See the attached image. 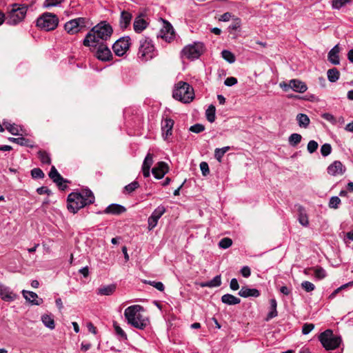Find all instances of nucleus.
<instances>
[{"label":"nucleus","instance_id":"1","mask_svg":"<svg viewBox=\"0 0 353 353\" xmlns=\"http://www.w3.org/2000/svg\"><path fill=\"white\" fill-rule=\"evenodd\" d=\"M112 26L105 21H102L93 27L87 34L83 40V45L89 47H96L100 41H107L112 34Z\"/></svg>","mask_w":353,"mask_h":353},{"label":"nucleus","instance_id":"2","mask_svg":"<svg viewBox=\"0 0 353 353\" xmlns=\"http://www.w3.org/2000/svg\"><path fill=\"white\" fill-rule=\"evenodd\" d=\"M94 196L91 190L85 189L81 192H72L68 196L67 208L72 213H77L79 210L93 203Z\"/></svg>","mask_w":353,"mask_h":353},{"label":"nucleus","instance_id":"3","mask_svg":"<svg viewBox=\"0 0 353 353\" xmlns=\"http://www.w3.org/2000/svg\"><path fill=\"white\" fill-rule=\"evenodd\" d=\"M143 307L139 305H134L128 307L124 311V316L128 324L132 327L144 330L149 325L148 318L141 314Z\"/></svg>","mask_w":353,"mask_h":353},{"label":"nucleus","instance_id":"4","mask_svg":"<svg viewBox=\"0 0 353 353\" xmlns=\"http://www.w3.org/2000/svg\"><path fill=\"white\" fill-rule=\"evenodd\" d=\"M173 97L183 103H190L194 97L193 88L186 82L179 81L175 85Z\"/></svg>","mask_w":353,"mask_h":353},{"label":"nucleus","instance_id":"5","mask_svg":"<svg viewBox=\"0 0 353 353\" xmlns=\"http://www.w3.org/2000/svg\"><path fill=\"white\" fill-rule=\"evenodd\" d=\"M157 56V52L152 40L148 38L140 40L138 58L142 62L151 60Z\"/></svg>","mask_w":353,"mask_h":353},{"label":"nucleus","instance_id":"6","mask_svg":"<svg viewBox=\"0 0 353 353\" xmlns=\"http://www.w3.org/2000/svg\"><path fill=\"white\" fill-rule=\"evenodd\" d=\"M28 6L24 4L14 3L6 18V23L15 26L21 22L26 15Z\"/></svg>","mask_w":353,"mask_h":353},{"label":"nucleus","instance_id":"7","mask_svg":"<svg viewBox=\"0 0 353 353\" xmlns=\"http://www.w3.org/2000/svg\"><path fill=\"white\" fill-rule=\"evenodd\" d=\"M319 339L323 347L327 350H332L337 348L341 343V337L334 335L331 330H326L322 332L319 335Z\"/></svg>","mask_w":353,"mask_h":353},{"label":"nucleus","instance_id":"8","mask_svg":"<svg viewBox=\"0 0 353 353\" xmlns=\"http://www.w3.org/2000/svg\"><path fill=\"white\" fill-rule=\"evenodd\" d=\"M59 23L57 17L52 13L46 12L37 20V26L45 31L54 30Z\"/></svg>","mask_w":353,"mask_h":353},{"label":"nucleus","instance_id":"9","mask_svg":"<svg viewBox=\"0 0 353 353\" xmlns=\"http://www.w3.org/2000/svg\"><path fill=\"white\" fill-rule=\"evenodd\" d=\"M203 51V45L201 43H194V44L185 46L182 50V55L188 59H198Z\"/></svg>","mask_w":353,"mask_h":353},{"label":"nucleus","instance_id":"10","mask_svg":"<svg viewBox=\"0 0 353 353\" xmlns=\"http://www.w3.org/2000/svg\"><path fill=\"white\" fill-rule=\"evenodd\" d=\"M130 41L129 37H123L117 40L112 45L114 54L119 57L123 56L130 47Z\"/></svg>","mask_w":353,"mask_h":353},{"label":"nucleus","instance_id":"11","mask_svg":"<svg viewBox=\"0 0 353 353\" xmlns=\"http://www.w3.org/2000/svg\"><path fill=\"white\" fill-rule=\"evenodd\" d=\"M85 26L84 18H77L72 19L65 24V30L70 34H74L79 32L81 29Z\"/></svg>","mask_w":353,"mask_h":353},{"label":"nucleus","instance_id":"12","mask_svg":"<svg viewBox=\"0 0 353 353\" xmlns=\"http://www.w3.org/2000/svg\"><path fill=\"white\" fill-rule=\"evenodd\" d=\"M95 48V57L99 60L102 61H108L112 59V54L110 48L103 42L98 43Z\"/></svg>","mask_w":353,"mask_h":353},{"label":"nucleus","instance_id":"13","mask_svg":"<svg viewBox=\"0 0 353 353\" xmlns=\"http://www.w3.org/2000/svg\"><path fill=\"white\" fill-rule=\"evenodd\" d=\"M49 177L61 190H64L67 188V185L65 184L67 181L62 177L54 166H52L49 172Z\"/></svg>","mask_w":353,"mask_h":353},{"label":"nucleus","instance_id":"14","mask_svg":"<svg viewBox=\"0 0 353 353\" xmlns=\"http://www.w3.org/2000/svg\"><path fill=\"white\" fill-rule=\"evenodd\" d=\"M49 177L61 190H64L67 188V185L65 184L67 181L62 177L54 166H52L49 172Z\"/></svg>","mask_w":353,"mask_h":353},{"label":"nucleus","instance_id":"15","mask_svg":"<svg viewBox=\"0 0 353 353\" xmlns=\"http://www.w3.org/2000/svg\"><path fill=\"white\" fill-rule=\"evenodd\" d=\"M168 171L169 167L168 164L163 161H160L152 168V173L156 179H162Z\"/></svg>","mask_w":353,"mask_h":353},{"label":"nucleus","instance_id":"16","mask_svg":"<svg viewBox=\"0 0 353 353\" xmlns=\"http://www.w3.org/2000/svg\"><path fill=\"white\" fill-rule=\"evenodd\" d=\"M162 39L166 41H170L174 37V31L172 25L164 21V25L159 34Z\"/></svg>","mask_w":353,"mask_h":353},{"label":"nucleus","instance_id":"17","mask_svg":"<svg viewBox=\"0 0 353 353\" xmlns=\"http://www.w3.org/2000/svg\"><path fill=\"white\" fill-rule=\"evenodd\" d=\"M0 296L4 301L11 302L14 301L17 296L10 288L1 284Z\"/></svg>","mask_w":353,"mask_h":353},{"label":"nucleus","instance_id":"18","mask_svg":"<svg viewBox=\"0 0 353 353\" xmlns=\"http://www.w3.org/2000/svg\"><path fill=\"white\" fill-rule=\"evenodd\" d=\"M174 121L172 119L166 118L161 122L162 136L164 139L172 135Z\"/></svg>","mask_w":353,"mask_h":353},{"label":"nucleus","instance_id":"19","mask_svg":"<svg viewBox=\"0 0 353 353\" xmlns=\"http://www.w3.org/2000/svg\"><path fill=\"white\" fill-rule=\"evenodd\" d=\"M345 171V167L339 161H334L327 168V173L332 176L342 175Z\"/></svg>","mask_w":353,"mask_h":353},{"label":"nucleus","instance_id":"20","mask_svg":"<svg viewBox=\"0 0 353 353\" xmlns=\"http://www.w3.org/2000/svg\"><path fill=\"white\" fill-rule=\"evenodd\" d=\"M22 294L26 300L33 305H39L43 303L42 299H39L38 295L34 292L23 290Z\"/></svg>","mask_w":353,"mask_h":353},{"label":"nucleus","instance_id":"21","mask_svg":"<svg viewBox=\"0 0 353 353\" xmlns=\"http://www.w3.org/2000/svg\"><path fill=\"white\" fill-rule=\"evenodd\" d=\"M239 295L243 298L258 297L260 296V292L255 288H249L246 286L242 287L239 292Z\"/></svg>","mask_w":353,"mask_h":353},{"label":"nucleus","instance_id":"22","mask_svg":"<svg viewBox=\"0 0 353 353\" xmlns=\"http://www.w3.org/2000/svg\"><path fill=\"white\" fill-rule=\"evenodd\" d=\"M126 209L124 206L117 204V203H112L109 205L105 210H104V212L105 214H121L123 212H125Z\"/></svg>","mask_w":353,"mask_h":353},{"label":"nucleus","instance_id":"23","mask_svg":"<svg viewBox=\"0 0 353 353\" xmlns=\"http://www.w3.org/2000/svg\"><path fill=\"white\" fill-rule=\"evenodd\" d=\"M339 47L338 45L334 46L328 53V60L334 65H339L340 63L339 57Z\"/></svg>","mask_w":353,"mask_h":353},{"label":"nucleus","instance_id":"24","mask_svg":"<svg viewBox=\"0 0 353 353\" xmlns=\"http://www.w3.org/2000/svg\"><path fill=\"white\" fill-rule=\"evenodd\" d=\"M292 90L294 92L303 93L307 89V85L299 79H291Z\"/></svg>","mask_w":353,"mask_h":353},{"label":"nucleus","instance_id":"25","mask_svg":"<svg viewBox=\"0 0 353 353\" xmlns=\"http://www.w3.org/2000/svg\"><path fill=\"white\" fill-rule=\"evenodd\" d=\"M116 285L110 284L108 285L101 286L97 289V294L103 296H110L116 290Z\"/></svg>","mask_w":353,"mask_h":353},{"label":"nucleus","instance_id":"26","mask_svg":"<svg viewBox=\"0 0 353 353\" xmlns=\"http://www.w3.org/2000/svg\"><path fill=\"white\" fill-rule=\"evenodd\" d=\"M132 20V14L127 11H122L121 13L119 24L122 29L126 28Z\"/></svg>","mask_w":353,"mask_h":353},{"label":"nucleus","instance_id":"27","mask_svg":"<svg viewBox=\"0 0 353 353\" xmlns=\"http://www.w3.org/2000/svg\"><path fill=\"white\" fill-rule=\"evenodd\" d=\"M148 23L141 17H137L134 21L133 27L136 32H141L146 28Z\"/></svg>","mask_w":353,"mask_h":353},{"label":"nucleus","instance_id":"28","mask_svg":"<svg viewBox=\"0 0 353 353\" xmlns=\"http://www.w3.org/2000/svg\"><path fill=\"white\" fill-rule=\"evenodd\" d=\"M222 303L228 305H234L240 303L241 299L230 294H225L221 296Z\"/></svg>","mask_w":353,"mask_h":353},{"label":"nucleus","instance_id":"29","mask_svg":"<svg viewBox=\"0 0 353 353\" xmlns=\"http://www.w3.org/2000/svg\"><path fill=\"white\" fill-rule=\"evenodd\" d=\"M270 311L267 314L265 318L266 321H269L270 319L276 317L278 315V312L276 310L277 307V302L275 299H272L270 300Z\"/></svg>","mask_w":353,"mask_h":353},{"label":"nucleus","instance_id":"30","mask_svg":"<svg viewBox=\"0 0 353 353\" xmlns=\"http://www.w3.org/2000/svg\"><path fill=\"white\" fill-rule=\"evenodd\" d=\"M41 321L43 325L50 329L54 330L55 327L54 320L51 314H45L41 316Z\"/></svg>","mask_w":353,"mask_h":353},{"label":"nucleus","instance_id":"31","mask_svg":"<svg viewBox=\"0 0 353 353\" xmlns=\"http://www.w3.org/2000/svg\"><path fill=\"white\" fill-rule=\"evenodd\" d=\"M296 120L298 121L299 125L301 128H306L308 127L310 123V120L308 116L305 114H298L296 116Z\"/></svg>","mask_w":353,"mask_h":353},{"label":"nucleus","instance_id":"32","mask_svg":"<svg viewBox=\"0 0 353 353\" xmlns=\"http://www.w3.org/2000/svg\"><path fill=\"white\" fill-rule=\"evenodd\" d=\"M221 285V275L216 276L211 281L201 283V287H208V288L219 287Z\"/></svg>","mask_w":353,"mask_h":353},{"label":"nucleus","instance_id":"33","mask_svg":"<svg viewBox=\"0 0 353 353\" xmlns=\"http://www.w3.org/2000/svg\"><path fill=\"white\" fill-rule=\"evenodd\" d=\"M299 222L303 226H307L309 224L307 216L305 212V210L303 207H299Z\"/></svg>","mask_w":353,"mask_h":353},{"label":"nucleus","instance_id":"34","mask_svg":"<svg viewBox=\"0 0 353 353\" xmlns=\"http://www.w3.org/2000/svg\"><path fill=\"white\" fill-rule=\"evenodd\" d=\"M327 79L330 82H336L339 78V72L336 68H332L327 70Z\"/></svg>","mask_w":353,"mask_h":353},{"label":"nucleus","instance_id":"35","mask_svg":"<svg viewBox=\"0 0 353 353\" xmlns=\"http://www.w3.org/2000/svg\"><path fill=\"white\" fill-rule=\"evenodd\" d=\"M3 124L5 125L6 130L9 131L12 135H20V131L21 130V128L20 127L15 124H6V123H3Z\"/></svg>","mask_w":353,"mask_h":353},{"label":"nucleus","instance_id":"36","mask_svg":"<svg viewBox=\"0 0 353 353\" xmlns=\"http://www.w3.org/2000/svg\"><path fill=\"white\" fill-rule=\"evenodd\" d=\"M301 139L302 137L301 134L293 133L289 137L288 141L291 146L295 147L301 141Z\"/></svg>","mask_w":353,"mask_h":353},{"label":"nucleus","instance_id":"37","mask_svg":"<svg viewBox=\"0 0 353 353\" xmlns=\"http://www.w3.org/2000/svg\"><path fill=\"white\" fill-rule=\"evenodd\" d=\"M230 150L229 146H225L222 148H216L214 151V157L219 161L221 162L225 153Z\"/></svg>","mask_w":353,"mask_h":353},{"label":"nucleus","instance_id":"38","mask_svg":"<svg viewBox=\"0 0 353 353\" xmlns=\"http://www.w3.org/2000/svg\"><path fill=\"white\" fill-rule=\"evenodd\" d=\"M314 274L316 279L321 280L327 276L325 270L321 267L312 268Z\"/></svg>","mask_w":353,"mask_h":353},{"label":"nucleus","instance_id":"39","mask_svg":"<svg viewBox=\"0 0 353 353\" xmlns=\"http://www.w3.org/2000/svg\"><path fill=\"white\" fill-rule=\"evenodd\" d=\"M38 156L42 163H45L47 165H50L51 163V159L50 154L46 151H39Z\"/></svg>","mask_w":353,"mask_h":353},{"label":"nucleus","instance_id":"40","mask_svg":"<svg viewBox=\"0 0 353 353\" xmlns=\"http://www.w3.org/2000/svg\"><path fill=\"white\" fill-rule=\"evenodd\" d=\"M207 119L212 123L215 120V107L212 105H210L206 110Z\"/></svg>","mask_w":353,"mask_h":353},{"label":"nucleus","instance_id":"41","mask_svg":"<svg viewBox=\"0 0 353 353\" xmlns=\"http://www.w3.org/2000/svg\"><path fill=\"white\" fill-rule=\"evenodd\" d=\"M221 54L222 57L230 63L235 61V57L230 51L224 50L222 51Z\"/></svg>","mask_w":353,"mask_h":353},{"label":"nucleus","instance_id":"42","mask_svg":"<svg viewBox=\"0 0 353 353\" xmlns=\"http://www.w3.org/2000/svg\"><path fill=\"white\" fill-rule=\"evenodd\" d=\"M165 207L163 205H159L153 211L151 216L159 220L161 217V216L165 213Z\"/></svg>","mask_w":353,"mask_h":353},{"label":"nucleus","instance_id":"43","mask_svg":"<svg viewBox=\"0 0 353 353\" xmlns=\"http://www.w3.org/2000/svg\"><path fill=\"white\" fill-rule=\"evenodd\" d=\"M8 140L10 142L16 143L20 145H29L28 142L29 141L23 137H19V138H14V137H10L8 138Z\"/></svg>","mask_w":353,"mask_h":353},{"label":"nucleus","instance_id":"44","mask_svg":"<svg viewBox=\"0 0 353 353\" xmlns=\"http://www.w3.org/2000/svg\"><path fill=\"white\" fill-rule=\"evenodd\" d=\"M340 203L341 199L338 196H334L330 198L328 205L330 208L337 209Z\"/></svg>","mask_w":353,"mask_h":353},{"label":"nucleus","instance_id":"45","mask_svg":"<svg viewBox=\"0 0 353 353\" xmlns=\"http://www.w3.org/2000/svg\"><path fill=\"white\" fill-rule=\"evenodd\" d=\"M114 328L115 330L116 334L121 337V339L126 340L127 339V334L125 333V332L122 330V328L117 323H114Z\"/></svg>","mask_w":353,"mask_h":353},{"label":"nucleus","instance_id":"46","mask_svg":"<svg viewBox=\"0 0 353 353\" xmlns=\"http://www.w3.org/2000/svg\"><path fill=\"white\" fill-rule=\"evenodd\" d=\"M301 288L305 292H310L313 291L315 289V285L312 283H311L308 281H305L301 283Z\"/></svg>","mask_w":353,"mask_h":353},{"label":"nucleus","instance_id":"47","mask_svg":"<svg viewBox=\"0 0 353 353\" xmlns=\"http://www.w3.org/2000/svg\"><path fill=\"white\" fill-rule=\"evenodd\" d=\"M232 244V239H230V238H223L222 239L219 243V245L220 248H223V249H227L228 248H230Z\"/></svg>","mask_w":353,"mask_h":353},{"label":"nucleus","instance_id":"48","mask_svg":"<svg viewBox=\"0 0 353 353\" xmlns=\"http://www.w3.org/2000/svg\"><path fill=\"white\" fill-rule=\"evenodd\" d=\"M153 163V156L152 154L150 153H148L144 161H143V165L142 167L143 168H150L151 165H152Z\"/></svg>","mask_w":353,"mask_h":353},{"label":"nucleus","instance_id":"49","mask_svg":"<svg viewBox=\"0 0 353 353\" xmlns=\"http://www.w3.org/2000/svg\"><path fill=\"white\" fill-rule=\"evenodd\" d=\"M31 175L34 179H43L45 176L40 168H34L31 170Z\"/></svg>","mask_w":353,"mask_h":353},{"label":"nucleus","instance_id":"50","mask_svg":"<svg viewBox=\"0 0 353 353\" xmlns=\"http://www.w3.org/2000/svg\"><path fill=\"white\" fill-rule=\"evenodd\" d=\"M331 151L332 147L329 143H325L321 148V153L323 157L328 156L331 153Z\"/></svg>","mask_w":353,"mask_h":353},{"label":"nucleus","instance_id":"51","mask_svg":"<svg viewBox=\"0 0 353 353\" xmlns=\"http://www.w3.org/2000/svg\"><path fill=\"white\" fill-rule=\"evenodd\" d=\"M139 186V184L137 181H134L130 184L125 186L124 189L125 191L128 193H131L133 191H134L137 188H138Z\"/></svg>","mask_w":353,"mask_h":353},{"label":"nucleus","instance_id":"52","mask_svg":"<svg viewBox=\"0 0 353 353\" xmlns=\"http://www.w3.org/2000/svg\"><path fill=\"white\" fill-rule=\"evenodd\" d=\"M351 0H333L332 8L334 9H340Z\"/></svg>","mask_w":353,"mask_h":353},{"label":"nucleus","instance_id":"53","mask_svg":"<svg viewBox=\"0 0 353 353\" xmlns=\"http://www.w3.org/2000/svg\"><path fill=\"white\" fill-rule=\"evenodd\" d=\"M65 0H46L44 1L43 6L46 8H50L52 6H57Z\"/></svg>","mask_w":353,"mask_h":353},{"label":"nucleus","instance_id":"54","mask_svg":"<svg viewBox=\"0 0 353 353\" xmlns=\"http://www.w3.org/2000/svg\"><path fill=\"white\" fill-rule=\"evenodd\" d=\"M319 144L316 141L312 140L307 143V151L312 154L318 148Z\"/></svg>","mask_w":353,"mask_h":353},{"label":"nucleus","instance_id":"55","mask_svg":"<svg viewBox=\"0 0 353 353\" xmlns=\"http://www.w3.org/2000/svg\"><path fill=\"white\" fill-rule=\"evenodd\" d=\"M351 285H353V281H350L347 283H345L344 285H342L341 287L338 288L337 289H336L330 295V299H333L334 297H335V296L342 290V289H344L348 286H351Z\"/></svg>","mask_w":353,"mask_h":353},{"label":"nucleus","instance_id":"56","mask_svg":"<svg viewBox=\"0 0 353 353\" xmlns=\"http://www.w3.org/2000/svg\"><path fill=\"white\" fill-rule=\"evenodd\" d=\"M205 130V127L203 125L200 123L194 124L192 125L190 128V130L194 133H199L203 132Z\"/></svg>","mask_w":353,"mask_h":353},{"label":"nucleus","instance_id":"57","mask_svg":"<svg viewBox=\"0 0 353 353\" xmlns=\"http://www.w3.org/2000/svg\"><path fill=\"white\" fill-rule=\"evenodd\" d=\"M200 169L203 176H207L210 173L209 165L208 163L205 161L200 163Z\"/></svg>","mask_w":353,"mask_h":353},{"label":"nucleus","instance_id":"58","mask_svg":"<svg viewBox=\"0 0 353 353\" xmlns=\"http://www.w3.org/2000/svg\"><path fill=\"white\" fill-rule=\"evenodd\" d=\"M314 328V325L312 323H305L302 327V333L303 334H309Z\"/></svg>","mask_w":353,"mask_h":353},{"label":"nucleus","instance_id":"59","mask_svg":"<svg viewBox=\"0 0 353 353\" xmlns=\"http://www.w3.org/2000/svg\"><path fill=\"white\" fill-rule=\"evenodd\" d=\"M158 219L153 217L152 216H150L149 218H148V229L150 230H152V229H154L156 225H157V223H158Z\"/></svg>","mask_w":353,"mask_h":353},{"label":"nucleus","instance_id":"60","mask_svg":"<svg viewBox=\"0 0 353 353\" xmlns=\"http://www.w3.org/2000/svg\"><path fill=\"white\" fill-rule=\"evenodd\" d=\"M241 27V20L239 18H236L234 21L229 26L230 30H237Z\"/></svg>","mask_w":353,"mask_h":353},{"label":"nucleus","instance_id":"61","mask_svg":"<svg viewBox=\"0 0 353 353\" xmlns=\"http://www.w3.org/2000/svg\"><path fill=\"white\" fill-rule=\"evenodd\" d=\"M322 118H323L324 119H325L326 121H328L330 122H331L332 123H336V119L335 117L330 113H323L322 115H321Z\"/></svg>","mask_w":353,"mask_h":353},{"label":"nucleus","instance_id":"62","mask_svg":"<svg viewBox=\"0 0 353 353\" xmlns=\"http://www.w3.org/2000/svg\"><path fill=\"white\" fill-rule=\"evenodd\" d=\"M233 17L234 16L232 14V13L227 12H225L224 14H223L220 17L219 21H224V22L229 21L231 19L233 18Z\"/></svg>","mask_w":353,"mask_h":353},{"label":"nucleus","instance_id":"63","mask_svg":"<svg viewBox=\"0 0 353 353\" xmlns=\"http://www.w3.org/2000/svg\"><path fill=\"white\" fill-rule=\"evenodd\" d=\"M225 85L227 86H232L237 83V79L235 77H228L225 80Z\"/></svg>","mask_w":353,"mask_h":353},{"label":"nucleus","instance_id":"64","mask_svg":"<svg viewBox=\"0 0 353 353\" xmlns=\"http://www.w3.org/2000/svg\"><path fill=\"white\" fill-rule=\"evenodd\" d=\"M241 273L243 277L248 278L250 276V268L248 266H243L241 270Z\"/></svg>","mask_w":353,"mask_h":353}]
</instances>
